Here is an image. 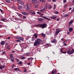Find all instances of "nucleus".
<instances>
[{
  "instance_id": "f257e3e1",
  "label": "nucleus",
  "mask_w": 74,
  "mask_h": 74,
  "mask_svg": "<svg viewBox=\"0 0 74 74\" xmlns=\"http://www.w3.org/2000/svg\"><path fill=\"white\" fill-rule=\"evenodd\" d=\"M41 40L40 39H37L34 42V47H36L37 45L41 44Z\"/></svg>"
},
{
  "instance_id": "f03ea898",
  "label": "nucleus",
  "mask_w": 74,
  "mask_h": 74,
  "mask_svg": "<svg viewBox=\"0 0 74 74\" xmlns=\"http://www.w3.org/2000/svg\"><path fill=\"white\" fill-rule=\"evenodd\" d=\"M61 32V30H60L58 29H56V34L54 35V36H57L59 34V33H60Z\"/></svg>"
},
{
  "instance_id": "7ed1b4c3",
  "label": "nucleus",
  "mask_w": 74,
  "mask_h": 74,
  "mask_svg": "<svg viewBox=\"0 0 74 74\" xmlns=\"http://www.w3.org/2000/svg\"><path fill=\"white\" fill-rule=\"evenodd\" d=\"M72 49V50L71 51H69V50H68L67 52V53H68V54H69V55L73 53L74 52V50L73 49Z\"/></svg>"
},
{
  "instance_id": "20e7f679",
  "label": "nucleus",
  "mask_w": 74,
  "mask_h": 74,
  "mask_svg": "<svg viewBox=\"0 0 74 74\" xmlns=\"http://www.w3.org/2000/svg\"><path fill=\"white\" fill-rule=\"evenodd\" d=\"M56 16H50V18L54 20H56Z\"/></svg>"
},
{
  "instance_id": "39448f33",
  "label": "nucleus",
  "mask_w": 74,
  "mask_h": 74,
  "mask_svg": "<svg viewBox=\"0 0 74 74\" xmlns=\"http://www.w3.org/2000/svg\"><path fill=\"white\" fill-rule=\"evenodd\" d=\"M51 42L56 44L57 42V40L56 39H54L51 41Z\"/></svg>"
},
{
  "instance_id": "423d86ee",
  "label": "nucleus",
  "mask_w": 74,
  "mask_h": 74,
  "mask_svg": "<svg viewBox=\"0 0 74 74\" xmlns=\"http://www.w3.org/2000/svg\"><path fill=\"white\" fill-rule=\"evenodd\" d=\"M45 25H46V24H43L41 25H40V27H42V28H45V27H46L45 26Z\"/></svg>"
},
{
  "instance_id": "0eeeda50",
  "label": "nucleus",
  "mask_w": 74,
  "mask_h": 74,
  "mask_svg": "<svg viewBox=\"0 0 74 74\" xmlns=\"http://www.w3.org/2000/svg\"><path fill=\"white\" fill-rule=\"evenodd\" d=\"M57 73V71L55 70L54 71L53 70L51 72V73L52 74H56Z\"/></svg>"
},
{
  "instance_id": "6e6552de",
  "label": "nucleus",
  "mask_w": 74,
  "mask_h": 74,
  "mask_svg": "<svg viewBox=\"0 0 74 74\" xmlns=\"http://www.w3.org/2000/svg\"><path fill=\"white\" fill-rule=\"evenodd\" d=\"M6 67V66H5V65H2V66H1V65H0V69L1 70H2V69H3L2 68L4 69V67Z\"/></svg>"
},
{
  "instance_id": "1a4fd4ad",
  "label": "nucleus",
  "mask_w": 74,
  "mask_h": 74,
  "mask_svg": "<svg viewBox=\"0 0 74 74\" xmlns=\"http://www.w3.org/2000/svg\"><path fill=\"white\" fill-rule=\"evenodd\" d=\"M18 3H19L20 4H23V3L22 1L21 0H18L17 1Z\"/></svg>"
},
{
  "instance_id": "9d476101",
  "label": "nucleus",
  "mask_w": 74,
  "mask_h": 74,
  "mask_svg": "<svg viewBox=\"0 0 74 74\" xmlns=\"http://www.w3.org/2000/svg\"><path fill=\"white\" fill-rule=\"evenodd\" d=\"M27 11H29L30 10V7L29 6V5L28 4L27 5Z\"/></svg>"
},
{
  "instance_id": "9b49d317",
  "label": "nucleus",
  "mask_w": 74,
  "mask_h": 74,
  "mask_svg": "<svg viewBox=\"0 0 74 74\" xmlns=\"http://www.w3.org/2000/svg\"><path fill=\"white\" fill-rule=\"evenodd\" d=\"M31 13L32 14V15H35V14H36V13H35L33 10H31Z\"/></svg>"
},
{
  "instance_id": "f8f14e48",
  "label": "nucleus",
  "mask_w": 74,
  "mask_h": 74,
  "mask_svg": "<svg viewBox=\"0 0 74 74\" xmlns=\"http://www.w3.org/2000/svg\"><path fill=\"white\" fill-rule=\"evenodd\" d=\"M22 14L24 15H28V13H26L25 12H23L22 13Z\"/></svg>"
},
{
  "instance_id": "ddd939ff",
  "label": "nucleus",
  "mask_w": 74,
  "mask_h": 74,
  "mask_svg": "<svg viewBox=\"0 0 74 74\" xmlns=\"http://www.w3.org/2000/svg\"><path fill=\"white\" fill-rule=\"evenodd\" d=\"M47 7V8H49V9H51V8H52V6L51 5L48 4Z\"/></svg>"
},
{
  "instance_id": "4468645a",
  "label": "nucleus",
  "mask_w": 74,
  "mask_h": 74,
  "mask_svg": "<svg viewBox=\"0 0 74 74\" xmlns=\"http://www.w3.org/2000/svg\"><path fill=\"white\" fill-rule=\"evenodd\" d=\"M26 58V57H24L23 56H21L20 57V59H25Z\"/></svg>"
},
{
  "instance_id": "2eb2a0df",
  "label": "nucleus",
  "mask_w": 74,
  "mask_h": 74,
  "mask_svg": "<svg viewBox=\"0 0 74 74\" xmlns=\"http://www.w3.org/2000/svg\"><path fill=\"white\" fill-rule=\"evenodd\" d=\"M73 23V20H72L70 21V22L69 23V25H71V24H72Z\"/></svg>"
},
{
  "instance_id": "dca6fc26",
  "label": "nucleus",
  "mask_w": 74,
  "mask_h": 74,
  "mask_svg": "<svg viewBox=\"0 0 74 74\" xmlns=\"http://www.w3.org/2000/svg\"><path fill=\"white\" fill-rule=\"evenodd\" d=\"M48 3H47L46 4H45V6L44 7V8H45V9H47V6H48Z\"/></svg>"
},
{
  "instance_id": "f3484780",
  "label": "nucleus",
  "mask_w": 74,
  "mask_h": 74,
  "mask_svg": "<svg viewBox=\"0 0 74 74\" xmlns=\"http://www.w3.org/2000/svg\"><path fill=\"white\" fill-rule=\"evenodd\" d=\"M14 58V57H13V54H12L10 53V58L11 59L12 58Z\"/></svg>"
},
{
  "instance_id": "a211bd4d",
  "label": "nucleus",
  "mask_w": 74,
  "mask_h": 74,
  "mask_svg": "<svg viewBox=\"0 0 74 74\" xmlns=\"http://www.w3.org/2000/svg\"><path fill=\"white\" fill-rule=\"evenodd\" d=\"M5 42L4 41H2L1 42V44L2 45H4V43H5Z\"/></svg>"
},
{
  "instance_id": "6ab92c4d",
  "label": "nucleus",
  "mask_w": 74,
  "mask_h": 74,
  "mask_svg": "<svg viewBox=\"0 0 74 74\" xmlns=\"http://www.w3.org/2000/svg\"><path fill=\"white\" fill-rule=\"evenodd\" d=\"M42 18H44V19H47V20H50V18H49L47 17L42 16Z\"/></svg>"
},
{
  "instance_id": "aec40b11",
  "label": "nucleus",
  "mask_w": 74,
  "mask_h": 74,
  "mask_svg": "<svg viewBox=\"0 0 74 74\" xmlns=\"http://www.w3.org/2000/svg\"><path fill=\"white\" fill-rule=\"evenodd\" d=\"M7 49L10 50V46L8 45L6 48Z\"/></svg>"
},
{
  "instance_id": "412c9836",
  "label": "nucleus",
  "mask_w": 74,
  "mask_h": 74,
  "mask_svg": "<svg viewBox=\"0 0 74 74\" xmlns=\"http://www.w3.org/2000/svg\"><path fill=\"white\" fill-rule=\"evenodd\" d=\"M73 30V28L72 27L70 28L69 29V31L70 32H72V31Z\"/></svg>"
},
{
  "instance_id": "4be33fe9",
  "label": "nucleus",
  "mask_w": 74,
  "mask_h": 74,
  "mask_svg": "<svg viewBox=\"0 0 74 74\" xmlns=\"http://www.w3.org/2000/svg\"><path fill=\"white\" fill-rule=\"evenodd\" d=\"M34 36L35 37V38H37V35L36 34H34Z\"/></svg>"
},
{
  "instance_id": "5701e85b",
  "label": "nucleus",
  "mask_w": 74,
  "mask_h": 74,
  "mask_svg": "<svg viewBox=\"0 0 74 74\" xmlns=\"http://www.w3.org/2000/svg\"><path fill=\"white\" fill-rule=\"evenodd\" d=\"M14 70L15 71H19V69L18 68H16L14 69Z\"/></svg>"
},
{
  "instance_id": "b1692460",
  "label": "nucleus",
  "mask_w": 74,
  "mask_h": 74,
  "mask_svg": "<svg viewBox=\"0 0 74 74\" xmlns=\"http://www.w3.org/2000/svg\"><path fill=\"white\" fill-rule=\"evenodd\" d=\"M46 10V9H45V8H44V9H42V10H40V11L41 12H44V11H45V10Z\"/></svg>"
},
{
  "instance_id": "393cba45",
  "label": "nucleus",
  "mask_w": 74,
  "mask_h": 74,
  "mask_svg": "<svg viewBox=\"0 0 74 74\" xmlns=\"http://www.w3.org/2000/svg\"><path fill=\"white\" fill-rule=\"evenodd\" d=\"M25 55H26V56H29V53H25Z\"/></svg>"
},
{
  "instance_id": "a878e982",
  "label": "nucleus",
  "mask_w": 74,
  "mask_h": 74,
  "mask_svg": "<svg viewBox=\"0 0 74 74\" xmlns=\"http://www.w3.org/2000/svg\"><path fill=\"white\" fill-rule=\"evenodd\" d=\"M38 21H42L43 20V18H39L38 19Z\"/></svg>"
},
{
  "instance_id": "bb28decb",
  "label": "nucleus",
  "mask_w": 74,
  "mask_h": 74,
  "mask_svg": "<svg viewBox=\"0 0 74 74\" xmlns=\"http://www.w3.org/2000/svg\"><path fill=\"white\" fill-rule=\"evenodd\" d=\"M18 64H20L21 65L22 64V62L21 61H20L18 63Z\"/></svg>"
},
{
  "instance_id": "cd10ccee",
  "label": "nucleus",
  "mask_w": 74,
  "mask_h": 74,
  "mask_svg": "<svg viewBox=\"0 0 74 74\" xmlns=\"http://www.w3.org/2000/svg\"><path fill=\"white\" fill-rule=\"evenodd\" d=\"M10 60H11L12 63H14V58L11 59H10Z\"/></svg>"
},
{
  "instance_id": "c85d7f7f",
  "label": "nucleus",
  "mask_w": 74,
  "mask_h": 74,
  "mask_svg": "<svg viewBox=\"0 0 74 74\" xmlns=\"http://www.w3.org/2000/svg\"><path fill=\"white\" fill-rule=\"evenodd\" d=\"M19 40H20L21 41H23V39L22 37H20Z\"/></svg>"
},
{
  "instance_id": "c756f323",
  "label": "nucleus",
  "mask_w": 74,
  "mask_h": 74,
  "mask_svg": "<svg viewBox=\"0 0 74 74\" xmlns=\"http://www.w3.org/2000/svg\"><path fill=\"white\" fill-rule=\"evenodd\" d=\"M32 3H33V4H34L36 3V1L34 0H33L32 1Z\"/></svg>"
},
{
  "instance_id": "7c9ffc66",
  "label": "nucleus",
  "mask_w": 74,
  "mask_h": 74,
  "mask_svg": "<svg viewBox=\"0 0 74 74\" xmlns=\"http://www.w3.org/2000/svg\"><path fill=\"white\" fill-rule=\"evenodd\" d=\"M5 53V51H3L1 54L2 55H4Z\"/></svg>"
},
{
  "instance_id": "2f4dec72",
  "label": "nucleus",
  "mask_w": 74,
  "mask_h": 74,
  "mask_svg": "<svg viewBox=\"0 0 74 74\" xmlns=\"http://www.w3.org/2000/svg\"><path fill=\"white\" fill-rule=\"evenodd\" d=\"M41 35H42V36H43V37H45V35L43 33H42Z\"/></svg>"
},
{
  "instance_id": "473e14b6",
  "label": "nucleus",
  "mask_w": 74,
  "mask_h": 74,
  "mask_svg": "<svg viewBox=\"0 0 74 74\" xmlns=\"http://www.w3.org/2000/svg\"><path fill=\"white\" fill-rule=\"evenodd\" d=\"M16 42L18 43V42H21V40H16Z\"/></svg>"
},
{
  "instance_id": "72a5a7b5",
  "label": "nucleus",
  "mask_w": 74,
  "mask_h": 74,
  "mask_svg": "<svg viewBox=\"0 0 74 74\" xmlns=\"http://www.w3.org/2000/svg\"><path fill=\"white\" fill-rule=\"evenodd\" d=\"M15 60H16L18 62H19V60L17 58H15Z\"/></svg>"
},
{
  "instance_id": "f704fd0d",
  "label": "nucleus",
  "mask_w": 74,
  "mask_h": 74,
  "mask_svg": "<svg viewBox=\"0 0 74 74\" xmlns=\"http://www.w3.org/2000/svg\"><path fill=\"white\" fill-rule=\"evenodd\" d=\"M18 16H19V17H22V14H18Z\"/></svg>"
},
{
  "instance_id": "c9c22d12",
  "label": "nucleus",
  "mask_w": 74,
  "mask_h": 74,
  "mask_svg": "<svg viewBox=\"0 0 74 74\" xmlns=\"http://www.w3.org/2000/svg\"><path fill=\"white\" fill-rule=\"evenodd\" d=\"M6 1L7 3H10V1L9 0H6Z\"/></svg>"
},
{
  "instance_id": "e433bc0d",
  "label": "nucleus",
  "mask_w": 74,
  "mask_h": 74,
  "mask_svg": "<svg viewBox=\"0 0 74 74\" xmlns=\"http://www.w3.org/2000/svg\"><path fill=\"white\" fill-rule=\"evenodd\" d=\"M23 19H26V16H23Z\"/></svg>"
},
{
  "instance_id": "4c0bfd02",
  "label": "nucleus",
  "mask_w": 74,
  "mask_h": 74,
  "mask_svg": "<svg viewBox=\"0 0 74 74\" xmlns=\"http://www.w3.org/2000/svg\"><path fill=\"white\" fill-rule=\"evenodd\" d=\"M38 5H35V8H37V7H38Z\"/></svg>"
},
{
  "instance_id": "58836bf2",
  "label": "nucleus",
  "mask_w": 74,
  "mask_h": 74,
  "mask_svg": "<svg viewBox=\"0 0 74 74\" xmlns=\"http://www.w3.org/2000/svg\"><path fill=\"white\" fill-rule=\"evenodd\" d=\"M1 21H5V19L3 18H1Z\"/></svg>"
},
{
  "instance_id": "ea45409f",
  "label": "nucleus",
  "mask_w": 74,
  "mask_h": 74,
  "mask_svg": "<svg viewBox=\"0 0 74 74\" xmlns=\"http://www.w3.org/2000/svg\"><path fill=\"white\" fill-rule=\"evenodd\" d=\"M20 38V37L19 36H18V37H16L15 38L16 39H19V38Z\"/></svg>"
},
{
  "instance_id": "a19ab883",
  "label": "nucleus",
  "mask_w": 74,
  "mask_h": 74,
  "mask_svg": "<svg viewBox=\"0 0 74 74\" xmlns=\"http://www.w3.org/2000/svg\"><path fill=\"white\" fill-rule=\"evenodd\" d=\"M55 13L56 14H59V12L58 11H56Z\"/></svg>"
},
{
  "instance_id": "79ce46f5",
  "label": "nucleus",
  "mask_w": 74,
  "mask_h": 74,
  "mask_svg": "<svg viewBox=\"0 0 74 74\" xmlns=\"http://www.w3.org/2000/svg\"><path fill=\"white\" fill-rule=\"evenodd\" d=\"M40 1H42V3H44V2H45V1L44 0H40Z\"/></svg>"
},
{
  "instance_id": "37998d69",
  "label": "nucleus",
  "mask_w": 74,
  "mask_h": 74,
  "mask_svg": "<svg viewBox=\"0 0 74 74\" xmlns=\"http://www.w3.org/2000/svg\"><path fill=\"white\" fill-rule=\"evenodd\" d=\"M69 16L68 14H66L64 15V17H66V16Z\"/></svg>"
},
{
  "instance_id": "c03bdc74",
  "label": "nucleus",
  "mask_w": 74,
  "mask_h": 74,
  "mask_svg": "<svg viewBox=\"0 0 74 74\" xmlns=\"http://www.w3.org/2000/svg\"><path fill=\"white\" fill-rule=\"evenodd\" d=\"M37 14H40L41 13L40 12H37Z\"/></svg>"
},
{
  "instance_id": "a18cd8bd",
  "label": "nucleus",
  "mask_w": 74,
  "mask_h": 74,
  "mask_svg": "<svg viewBox=\"0 0 74 74\" xmlns=\"http://www.w3.org/2000/svg\"><path fill=\"white\" fill-rule=\"evenodd\" d=\"M66 1H66V0H64L63 1V3H66Z\"/></svg>"
},
{
  "instance_id": "49530a36",
  "label": "nucleus",
  "mask_w": 74,
  "mask_h": 74,
  "mask_svg": "<svg viewBox=\"0 0 74 74\" xmlns=\"http://www.w3.org/2000/svg\"><path fill=\"white\" fill-rule=\"evenodd\" d=\"M32 40L33 41L34 40V37L32 38Z\"/></svg>"
},
{
  "instance_id": "de8ad7c7",
  "label": "nucleus",
  "mask_w": 74,
  "mask_h": 74,
  "mask_svg": "<svg viewBox=\"0 0 74 74\" xmlns=\"http://www.w3.org/2000/svg\"><path fill=\"white\" fill-rule=\"evenodd\" d=\"M26 71H27V69H24V72H26Z\"/></svg>"
},
{
  "instance_id": "09e8293b",
  "label": "nucleus",
  "mask_w": 74,
  "mask_h": 74,
  "mask_svg": "<svg viewBox=\"0 0 74 74\" xmlns=\"http://www.w3.org/2000/svg\"><path fill=\"white\" fill-rule=\"evenodd\" d=\"M29 59H32V60H33V58L32 57L29 58Z\"/></svg>"
},
{
  "instance_id": "8fccbe9b",
  "label": "nucleus",
  "mask_w": 74,
  "mask_h": 74,
  "mask_svg": "<svg viewBox=\"0 0 74 74\" xmlns=\"http://www.w3.org/2000/svg\"><path fill=\"white\" fill-rule=\"evenodd\" d=\"M74 8H73V9L71 10L72 12H74Z\"/></svg>"
},
{
  "instance_id": "3c124183",
  "label": "nucleus",
  "mask_w": 74,
  "mask_h": 74,
  "mask_svg": "<svg viewBox=\"0 0 74 74\" xmlns=\"http://www.w3.org/2000/svg\"><path fill=\"white\" fill-rule=\"evenodd\" d=\"M18 19H19V18H17V17H16V18H15V19L16 20H18Z\"/></svg>"
},
{
  "instance_id": "603ef678",
  "label": "nucleus",
  "mask_w": 74,
  "mask_h": 74,
  "mask_svg": "<svg viewBox=\"0 0 74 74\" xmlns=\"http://www.w3.org/2000/svg\"><path fill=\"white\" fill-rule=\"evenodd\" d=\"M18 20H19V21H23V20H22V19H21L19 18H18Z\"/></svg>"
},
{
  "instance_id": "864d4df0",
  "label": "nucleus",
  "mask_w": 74,
  "mask_h": 74,
  "mask_svg": "<svg viewBox=\"0 0 74 74\" xmlns=\"http://www.w3.org/2000/svg\"><path fill=\"white\" fill-rule=\"evenodd\" d=\"M8 45V43H6L5 44V46H7V45Z\"/></svg>"
},
{
  "instance_id": "5fc2aeb1",
  "label": "nucleus",
  "mask_w": 74,
  "mask_h": 74,
  "mask_svg": "<svg viewBox=\"0 0 74 74\" xmlns=\"http://www.w3.org/2000/svg\"><path fill=\"white\" fill-rule=\"evenodd\" d=\"M14 65H13L12 66V69L14 68Z\"/></svg>"
},
{
  "instance_id": "6e6d98bb",
  "label": "nucleus",
  "mask_w": 74,
  "mask_h": 74,
  "mask_svg": "<svg viewBox=\"0 0 74 74\" xmlns=\"http://www.w3.org/2000/svg\"><path fill=\"white\" fill-rule=\"evenodd\" d=\"M62 53L65 54V53H66V52H62Z\"/></svg>"
},
{
  "instance_id": "4d7b16f0",
  "label": "nucleus",
  "mask_w": 74,
  "mask_h": 74,
  "mask_svg": "<svg viewBox=\"0 0 74 74\" xmlns=\"http://www.w3.org/2000/svg\"><path fill=\"white\" fill-rule=\"evenodd\" d=\"M60 20V19H59V18H58L57 19V21H59Z\"/></svg>"
},
{
  "instance_id": "13d9d810",
  "label": "nucleus",
  "mask_w": 74,
  "mask_h": 74,
  "mask_svg": "<svg viewBox=\"0 0 74 74\" xmlns=\"http://www.w3.org/2000/svg\"><path fill=\"white\" fill-rule=\"evenodd\" d=\"M10 37H8V38H7V39L8 40H9L10 38Z\"/></svg>"
},
{
  "instance_id": "bf43d9fd",
  "label": "nucleus",
  "mask_w": 74,
  "mask_h": 74,
  "mask_svg": "<svg viewBox=\"0 0 74 74\" xmlns=\"http://www.w3.org/2000/svg\"><path fill=\"white\" fill-rule=\"evenodd\" d=\"M3 37V36L0 35V38H1Z\"/></svg>"
},
{
  "instance_id": "052dcab7",
  "label": "nucleus",
  "mask_w": 74,
  "mask_h": 74,
  "mask_svg": "<svg viewBox=\"0 0 74 74\" xmlns=\"http://www.w3.org/2000/svg\"><path fill=\"white\" fill-rule=\"evenodd\" d=\"M64 45H65V46H67V44H66V43H64Z\"/></svg>"
},
{
  "instance_id": "680f3d73",
  "label": "nucleus",
  "mask_w": 74,
  "mask_h": 74,
  "mask_svg": "<svg viewBox=\"0 0 74 74\" xmlns=\"http://www.w3.org/2000/svg\"><path fill=\"white\" fill-rule=\"evenodd\" d=\"M64 39V38H62V39H61V41H63V39Z\"/></svg>"
},
{
  "instance_id": "e2e57ef3",
  "label": "nucleus",
  "mask_w": 74,
  "mask_h": 74,
  "mask_svg": "<svg viewBox=\"0 0 74 74\" xmlns=\"http://www.w3.org/2000/svg\"><path fill=\"white\" fill-rule=\"evenodd\" d=\"M0 11L1 12H3V10L0 9Z\"/></svg>"
},
{
  "instance_id": "0e129e2a",
  "label": "nucleus",
  "mask_w": 74,
  "mask_h": 74,
  "mask_svg": "<svg viewBox=\"0 0 74 74\" xmlns=\"http://www.w3.org/2000/svg\"><path fill=\"white\" fill-rule=\"evenodd\" d=\"M40 15H41V16H43V15H44V14H40Z\"/></svg>"
},
{
  "instance_id": "69168bd1",
  "label": "nucleus",
  "mask_w": 74,
  "mask_h": 74,
  "mask_svg": "<svg viewBox=\"0 0 74 74\" xmlns=\"http://www.w3.org/2000/svg\"><path fill=\"white\" fill-rule=\"evenodd\" d=\"M12 53H14V52H15V51H12Z\"/></svg>"
},
{
  "instance_id": "338daca9",
  "label": "nucleus",
  "mask_w": 74,
  "mask_h": 74,
  "mask_svg": "<svg viewBox=\"0 0 74 74\" xmlns=\"http://www.w3.org/2000/svg\"><path fill=\"white\" fill-rule=\"evenodd\" d=\"M51 1V0H48V2H50Z\"/></svg>"
},
{
  "instance_id": "774afa93",
  "label": "nucleus",
  "mask_w": 74,
  "mask_h": 74,
  "mask_svg": "<svg viewBox=\"0 0 74 74\" xmlns=\"http://www.w3.org/2000/svg\"><path fill=\"white\" fill-rule=\"evenodd\" d=\"M30 62H29L28 63V65H30Z\"/></svg>"
}]
</instances>
